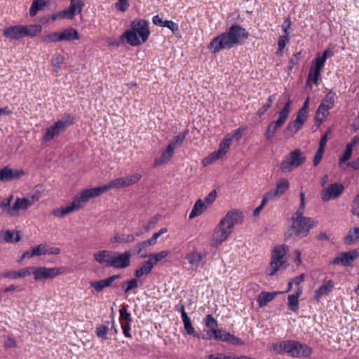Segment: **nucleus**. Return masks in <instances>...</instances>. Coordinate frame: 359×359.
Masks as SVG:
<instances>
[{
	"instance_id": "1",
	"label": "nucleus",
	"mask_w": 359,
	"mask_h": 359,
	"mask_svg": "<svg viewBox=\"0 0 359 359\" xmlns=\"http://www.w3.org/2000/svg\"><path fill=\"white\" fill-rule=\"evenodd\" d=\"M247 36L245 29L238 25H233L225 32L214 37L208 45L212 53L230 49L244 43Z\"/></svg>"
},
{
	"instance_id": "2",
	"label": "nucleus",
	"mask_w": 359,
	"mask_h": 359,
	"mask_svg": "<svg viewBox=\"0 0 359 359\" xmlns=\"http://www.w3.org/2000/svg\"><path fill=\"white\" fill-rule=\"evenodd\" d=\"M244 221L243 212L232 209L227 212L215 227L212 236L211 245L217 247L225 241L233 231L236 225L242 224Z\"/></svg>"
},
{
	"instance_id": "3",
	"label": "nucleus",
	"mask_w": 359,
	"mask_h": 359,
	"mask_svg": "<svg viewBox=\"0 0 359 359\" xmlns=\"http://www.w3.org/2000/svg\"><path fill=\"white\" fill-rule=\"evenodd\" d=\"M131 29H127L121 35V39H126L128 44L133 46H139L148 39L150 32L147 21L134 20L131 23Z\"/></svg>"
},
{
	"instance_id": "4",
	"label": "nucleus",
	"mask_w": 359,
	"mask_h": 359,
	"mask_svg": "<svg viewBox=\"0 0 359 359\" xmlns=\"http://www.w3.org/2000/svg\"><path fill=\"white\" fill-rule=\"evenodd\" d=\"M273 350L278 353H287L295 358L309 357L313 350L309 346L296 341H282L272 346Z\"/></svg>"
},
{
	"instance_id": "5",
	"label": "nucleus",
	"mask_w": 359,
	"mask_h": 359,
	"mask_svg": "<svg viewBox=\"0 0 359 359\" xmlns=\"http://www.w3.org/2000/svg\"><path fill=\"white\" fill-rule=\"evenodd\" d=\"M42 27L40 25H14L4 29V36L11 40H18L26 36H34L40 33Z\"/></svg>"
},
{
	"instance_id": "6",
	"label": "nucleus",
	"mask_w": 359,
	"mask_h": 359,
	"mask_svg": "<svg viewBox=\"0 0 359 359\" xmlns=\"http://www.w3.org/2000/svg\"><path fill=\"white\" fill-rule=\"evenodd\" d=\"M306 160L305 153L299 149H295L283 158L280 164V169L284 173L290 172L302 165Z\"/></svg>"
},
{
	"instance_id": "7",
	"label": "nucleus",
	"mask_w": 359,
	"mask_h": 359,
	"mask_svg": "<svg viewBox=\"0 0 359 359\" xmlns=\"http://www.w3.org/2000/svg\"><path fill=\"white\" fill-rule=\"evenodd\" d=\"M288 250V246L285 244L278 245L273 248L270 262V276L275 275L287 263Z\"/></svg>"
},
{
	"instance_id": "8",
	"label": "nucleus",
	"mask_w": 359,
	"mask_h": 359,
	"mask_svg": "<svg viewBox=\"0 0 359 359\" xmlns=\"http://www.w3.org/2000/svg\"><path fill=\"white\" fill-rule=\"evenodd\" d=\"M74 123V117L70 114H66L62 119L58 120L54 124L46 128V133L42 138L43 141L50 142Z\"/></svg>"
},
{
	"instance_id": "9",
	"label": "nucleus",
	"mask_w": 359,
	"mask_h": 359,
	"mask_svg": "<svg viewBox=\"0 0 359 359\" xmlns=\"http://www.w3.org/2000/svg\"><path fill=\"white\" fill-rule=\"evenodd\" d=\"M292 101L289 100L285 104L283 108L280 110L278 114V118L274 121H272L268 126L266 130L265 136L266 139H271L277 130L283 126L287 119L288 118L289 114L290 113Z\"/></svg>"
},
{
	"instance_id": "10",
	"label": "nucleus",
	"mask_w": 359,
	"mask_h": 359,
	"mask_svg": "<svg viewBox=\"0 0 359 359\" xmlns=\"http://www.w3.org/2000/svg\"><path fill=\"white\" fill-rule=\"evenodd\" d=\"M107 191L106 187H97L91 189H85L74 197L72 203L75 208L79 210L83 204L87 203L90 198L97 197Z\"/></svg>"
},
{
	"instance_id": "11",
	"label": "nucleus",
	"mask_w": 359,
	"mask_h": 359,
	"mask_svg": "<svg viewBox=\"0 0 359 359\" xmlns=\"http://www.w3.org/2000/svg\"><path fill=\"white\" fill-rule=\"evenodd\" d=\"M31 273L34 274L35 280L52 279L64 272L63 268H47L45 266L30 267Z\"/></svg>"
},
{
	"instance_id": "12",
	"label": "nucleus",
	"mask_w": 359,
	"mask_h": 359,
	"mask_svg": "<svg viewBox=\"0 0 359 359\" xmlns=\"http://www.w3.org/2000/svg\"><path fill=\"white\" fill-rule=\"evenodd\" d=\"M315 226L316 222L313 219H294L292 229L297 236L304 237Z\"/></svg>"
},
{
	"instance_id": "13",
	"label": "nucleus",
	"mask_w": 359,
	"mask_h": 359,
	"mask_svg": "<svg viewBox=\"0 0 359 359\" xmlns=\"http://www.w3.org/2000/svg\"><path fill=\"white\" fill-rule=\"evenodd\" d=\"M344 189V187L340 183H333L324 188L320 193L323 201H329L340 196Z\"/></svg>"
},
{
	"instance_id": "14",
	"label": "nucleus",
	"mask_w": 359,
	"mask_h": 359,
	"mask_svg": "<svg viewBox=\"0 0 359 359\" xmlns=\"http://www.w3.org/2000/svg\"><path fill=\"white\" fill-rule=\"evenodd\" d=\"M132 254L130 251H125L120 253L114 251L113 259L111 260V266L116 269H126L130 264V257Z\"/></svg>"
},
{
	"instance_id": "15",
	"label": "nucleus",
	"mask_w": 359,
	"mask_h": 359,
	"mask_svg": "<svg viewBox=\"0 0 359 359\" xmlns=\"http://www.w3.org/2000/svg\"><path fill=\"white\" fill-rule=\"evenodd\" d=\"M231 142V135L228 134L221 142L219 149L212 153L209 158H205L204 161L211 163L212 161L222 158L228 151Z\"/></svg>"
},
{
	"instance_id": "16",
	"label": "nucleus",
	"mask_w": 359,
	"mask_h": 359,
	"mask_svg": "<svg viewBox=\"0 0 359 359\" xmlns=\"http://www.w3.org/2000/svg\"><path fill=\"white\" fill-rule=\"evenodd\" d=\"M323 67L324 65L316 60L312 62L306 81V86H309L310 89L312 88V86L310 85V82L313 81L315 84H318L320 72Z\"/></svg>"
},
{
	"instance_id": "17",
	"label": "nucleus",
	"mask_w": 359,
	"mask_h": 359,
	"mask_svg": "<svg viewBox=\"0 0 359 359\" xmlns=\"http://www.w3.org/2000/svg\"><path fill=\"white\" fill-rule=\"evenodd\" d=\"M358 257V252L356 250H352L347 252H342L336 257L332 262L334 264H341L342 266H350L353 262Z\"/></svg>"
},
{
	"instance_id": "18",
	"label": "nucleus",
	"mask_w": 359,
	"mask_h": 359,
	"mask_svg": "<svg viewBox=\"0 0 359 359\" xmlns=\"http://www.w3.org/2000/svg\"><path fill=\"white\" fill-rule=\"evenodd\" d=\"M39 200V194H35L25 198H17L15 203L13 205V209H17V211L20 210H27Z\"/></svg>"
},
{
	"instance_id": "19",
	"label": "nucleus",
	"mask_w": 359,
	"mask_h": 359,
	"mask_svg": "<svg viewBox=\"0 0 359 359\" xmlns=\"http://www.w3.org/2000/svg\"><path fill=\"white\" fill-rule=\"evenodd\" d=\"M24 174L22 169L13 170L6 166L0 170V181L10 182L20 178Z\"/></svg>"
},
{
	"instance_id": "20",
	"label": "nucleus",
	"mask_w": 359,
	"mask_h": 359,
	"mask_svg": "<svg viewBox=\"0 0 359 359\" xmlns=\"http://www.w3.org/2000/svg\"><path fill=\"white\" fill-rule=\"evenodd\" d=\"M114 251L103 250H99L93 254L95 260L101 265L106 267L111 266V260Z\"/></svg>"
},
{
	"instance_id": "21",
	"label": "nucleus",
	"mask_w": 359,
	"mask_h": 359,
	"mask_svg": "<svg viewBox=\"0 0 359 359\" xmlns=\"http://www.w3.org/2000/svg\"><path fill=\"white\" fill-rule=\"evenodd\" d=\"M214 339L230 343L231 344H240L241 341L239 338L222 329L213 330Z\"/></svg>"
},
{
	"instance_id": "22",
	"label": "nucleus",
	"mask_w": 359,
	"mask_h": 359,
	"mask_svg": "<svg viewBox=\"0 0 359 359\" xmlns=\"http://www.w3.org/2000/svg\"><path fill=\"white\" fill-rule=\"evenodd\" d=\"M289 185L290 183L285 178H280L276 182V189L271 190L266 195L270 199L273 197L280 196L287 190Z\"/></svg>"
},
{
	"instance_id": "23",
	"label": "nucleus",
	"mask_w": 359,
	"mask_h": 359,
	"mask_svg": "<svg viewBox=\"0 0 359 359\" xmlns=\"http://www.w3.org/2000/svg\"><path fill=\"white\" fill-rule=\"evenodd\" d=\"M85 5L83 0H71L69 8L63 10V13H67L68 19H73L76 14L81 12Z\"/></svg>"
},
{
	"instance_id": "24",
	"label": "nucleus",
	"mask_w": 359,
	"mask_h": 359,
	"mask_svg": "<svg viewBox=\"0 0 359 359\" xmlns=\"http://www.w3.org/2000/svg\"><path fill=\"white\" fill-rule=\"evenodd\" d=\"M334 287V284L332 280H327L323 283L319 288L316 290L314 294V299L316 301H320L323 297L327 296L332 292Z\"/></svg>"
},
{
	"instance_id": "25",
	"label": "nucleus",
	"mask_w": 359,
	"mask_h": 359,
	"mask_svg": "<svg viewBox=\"0 0 359 359\" xmlns=\"http://www.w3.org/2000/svg\"><path fill=\"white\" fill-rule=\"evenodd\" d=\"M174 150H172L170 146H167L166 149L162 151V154L159 158H156L154 161V166L157 167L168 163L172 157Z\"/></svg>"
},
{
	"instance_id": "26",
	"label": "nucleus",
	"mask_w": 359,
	"mask_h": 359,
	"mask_svg": "<svg viewBox=\"0 0 359 359\" xmlns=\"http://www.w3.org/2000/svg\"><path fill=\"white\" fill-rule=\"evenodd\" d=\"M280 292H262L257 298L259 307L262 308L266 305L267 303L272 301Z\"/></svg>"
},
{
	"instance_id": "27",
	"label": "nucleus",
	"mask_w": 359,
	"mask_h": 359,
	"mask_svg": "<svg viewBox=\"0 0 359 359\" xmlns=\"http://www.w3.org/2000/svg\"><path fill=\"white\" fill-rule=\"evenodd\" d=\"M337 99V94L333 90H330L321 100L320 105L330 110L334 105Z\"/></svg>"
},
{
	"instance_id": "28",
	"label": "nucleus",
	"mask_w": 359,
	"mask_h": 359,
	"mask_svg": "<svg viewBox=\"0 0 359 359\" xmlns=\"http://www.w3.org/2000/svg\"><path fill=\"white\" fill-rule=\"evenodd\" d=\"M154 266V263H153V262L149 259L147 261H145L142 263V266L135 271V276L136 278H140L143 275L149 274L151 271Z\"/></svg>"
},
{
	"instance_id": "29",
	"label": "nucleus",
	"mask_w": 359,
	"mask_h": 359,
	"mask_svg": "<svg viewBox=\"0 0 359 359\" xmlns=\"http://www.w3.org/2000/svg\"><path fill=\"white\" fill-rule=\"evenodd\" d=\"M302 290L298 288L297 291L292 294H290L287 297L288 308L290 310L296 312L299 309V297L302 294Z\"/></svg>"
},
{
	"instance_id": "30",
	"label": "nucleus",
	"mask_w": 359,
	"mask_h": 359,
	"mask_svg": "<svg viewBox=\"0 0 359 359\" xmlns=\"http://www.w3.org/2000/svg\"><path fill=\"white\" fill-rule=\"evenodd\" d=\"M207 208L208 205L202 199L197 200L189 214V219H193L195 217L201 215Z\"/></svg>"
},
{
	"instance_id": "31",
	"label": "nucleus",
	"mask_w": 359,
	"mask_h": 359,
	"mask_svg": "<svg viewBox=\"0 0 359 359\" xmlns=\"http://www.w3.org/2000/svg\"><path fill=\"white\" fill-rule=\"evenodd\" d=\"M61 41L78 40L80 36L78 32L74 28H68L60 33Z\"/></svg>"
},
{
	"instance_id": "32",
	"label": "nucleus",
	"mask_w": 359,
	"mask_h": 359,
	"mask_svg": "<svg viewBox=\"0 0 359 359\" xmlns=\"http://www.w3.org/2000/svg\"><path fill=\"white\" fill-rule=\"evenodd\" d=\"M3 238L8 243H17L21 240L20 231L14 232L11 230H6L4 232Z\"/></svg>"
},
{
	"instance_id": "33",
	"label": "nucleus",
	"mask_w": 359,
	"mask_h": 359,
	"mask_svg": "<svg viewBox=\"0 0 359 359\" xmlns=\"http://www.w3.org/2000/svg\"><path fill=\"white\" fill-rule=\"evenodd\" d=\"M188 133L189 130H185L182 133H180L178 135L174 137L172 140L168 144V146H170L172 150H174L175 148L180 147L182 144Z\"/></svg>"
},
{
	"instance_id": "34",
	"label": "nucleus",
	"mask_w": 359,
	"mask_h": 359,
	"mask_svg": "<svg viewBox=\"0 0 359 359\" xmlns=\"http://www.w3.org/2000/svg\"><path fill=\"white\" fill-rule=\"evenodd\" d=\"M74 210H76V209L72 203L70 205L66 207L55 209L53 211V215L57 217H63L65 215L74 212Z\"/></svg>"
},
{
	"instance_id": "35",
	"label": "nucleus",
	"mask_w": 359,
	"mask_h": 359,
	"mask_svg": "<svg viewBox=\"0 0 359 359\" xmlns=\"http://www.w3.org/2000/svg\"><path fill=\"white\" fill-rule=\"evenodd\" d=\"M185 259L189 262L190 264L198 266L203 259V256L200 252L193 251L188 253L186 255Z\"/></svg>"
},
{
	"instance_id": "36",
	"label": "nucleus",
	"mask_w": 359,
	"mask_h": 359,
	"mask_svg": "<svg viewBox=\"0 0 359 359\" xmlns=\"http://www.w3.org/2000/svg\"><path fill=\"white\" fill-rule=\"evenodd\" d=\"M329 111L327 109L324 108L323 105H319L316 112V122L320 124L325 121L330 114Z\"/></svg>"
},
{
	"instance_id": "37",
	"label": "nucleus",
	"mask_w": 359,
	"mask_h": 359,
	"mask_svg": "<svg viewBox=\"0 0 359 359\" xmlns=\"http://www.w3.org/2000/svg\"><path fill=\"white\" fill-rule=\"evenodd\" d=\"M29 274H31L30 268H27L19 271H7L3 274V276L5 278H18L25 277Z\"/></svg>"
},
{
	"instance_id": "38",
	"label": "nucleus",
	"mask_w": 359,
	"mask_h": 359,
	"mask_svg": "<svg viewBox=\"0 0 359 359\" xmlns=\"http://www.w3.org/2000/svg\"><path fill=\"white\" fill-rule=\"evenodd\" d=\"M305 194L304 192L300 193V205L299 208L295 212V217H292V220L294 221V219H311L310 217H304V208H305Z\"/></svg>"
},
{
	"instance_id": "39",
	"label": "nucleus",
	"mask_w": 359,
	"mask_h": 359,
	"mask_svg": "<svg viewBox=\"0 0 359 359\" xmlns=\"http://www.w3.org/2000/svg\"><path fill=\"white\" fill-rule=\"evenodd\" d=\"M353 148L346 144L342 155L339 158V166L342 168L343 165L347 162L352 156Z\"/></svg>"
},
{
	"instance_id": "40",
	"label": "nucleus",
	"mask_w": 359,
	"mask_h": 359,
	"mask_svg": "<svg viewBox=\"0 0 359 359\" xmlns=\"http://www.w3.org/2000/svg\"><path fill=\"white\" fill-rule=\"evenodd\" d=\"M160 215H156L149 221L147 224L143 226V227L140 230V231L135 233V236H140L144 232H148L151 228H154L156 226V223L160 219Z\"/></svg>"
},
{
	"instance_id": "41",
	"label": "nucleus",
	"mask_w": 359,
	"mask_h": 359,
	"mask_svg": "<svg viewBox=\"0 0 359 359\" xmlns=\"http://www.w3.org/2000/svg\"><path fill=\"white\" fill-rule=\"evenodd\" d=\"M359 239V227H354L344 238L346 245H351Z\"/></svg>"
},
{
	"instance_id": "42",
	"label": "nucleus",
	"mask_w": 359,
	"mask_h": 359,
	"mask_svg": "<svg viewBox=\"0 0 359 359\" xmlns=\"http://www.w3.org/2000/svg\"><path fill=\"white\" fill-rule=\"evenodd\" d=\"M102 187H106L107 191L111 188H123L128 187L126 183V177H120L111 181L108 184L101 186Z\"/></svg>"
},
{
	"instance_id": "43",
	"label": "nucleus",
	"mask_w": 359,
	"mask_h": 359,
	"mask_svg": "<svg viewBox=\"0 0 359 359\" xmlns=\"http://www.w3.org/2000/svg\"><path fill=\"white\" fill-rule=\"evenodd\" d=\"M183 323H184V327L186 330L187 333L189 335L194 336L196 334V331L194 330V327L192 325L191 321L190 318L188 316L187 313H183V316L182 318Z\"/></svg>"
},
{
	"instance_id": "44",
	"label": "nucleus",
	"mask_w": 359,
	"mask_h": 359,
	"mask_svg": "<svg viewBox=\"0 0 359 359\" xmlns=\"http://www.w3.org/2000/svg\"><path fill=\"white\" fill-rule=\"evenodd\" d=\"M137 236L134 234H121L116 235L114 238V242L118 243H130L135 241Z\"/></svg>"
},
{
	"instance_id": "45",
	"label": "nucleus",
	"mask_w": 359,
	"mask_h": 359,
	"mask_svg": "<svg viewBox=\"0 0 359 359\" xmlns=\"http://www.w3.org/2000/svg\"><path fill=\"white\" fill-rule=\"evenodd\" d=\"M303 125V123L295 119L287 125L285 132L290 135H293L302 128Z\"/></svg>"
},
{
	"instance_id": "46",
	"label": "nucleus",
	"mask_w": 359,
	"mask_h": 359,
	"mask_svg": "<svg viewBox=\"0 0 359 359\" xmlns=\"http://www.w3.org/2000/svg\"><path fill=\"white\" fill-rule=\"evenodd\" d=\"M46 6L44 0H33L29 9V15L34 16L39 11L41 10Z\"/></svg>"
},
{
	"instance_id": "47",
	"label": "nucleus",
	"mask_w": 359,
	"mask_h": 359,
	"mask_svg": "<svg viewBox=\"0 0 359 359\" xmlns=\"http://www.w3.org/2000/svg\"><path fill=\"white\" fill-rule=\"evenodd\" d=\"M205 326L210 329L212 330V332H213V330H216V327L218 325L217 321L212 317V315L208 314L206 316L205 320Z\"/></svg>"
},
{
	"instance_id": "48",
	"label": "nucleus",
	"mask_w": 359,
	"mask_h": 359,
	"mask_svg": "<svg viewBox=\"0 0 359 359\" xmlns=\"http://www.w3.org/2000/svg\"><path fill=\"white\" fill-rule=\"evenodd\" d=\"M169 252L166 250L161 251L158 253L151 254L149 255V259L156 264L157 262L161 261L168 255Z\"/></svg>"
},
{
	"instance_id": "49",
	"label": "nucleus",
	"mask_w": 359,
	"mask_h": 359,
	"mask_svg": "<svg viewBox=\"0 0 359 359\" xmlns=\"http://www.w3.org/2000/svg\"><path fill=\"white\" fill-rule=\"evenodd\" d=\"M290 39L288 36V34L286 33V34H284L283 36H280L278 39V54H281L284 48L285 47L286 43L289 41Z\"/></svg>"
},
{
	"instance_id": "50",
	"label": "nucleus",
	"mask_w": 359,
	"mask_h": 359,
	"mask_svg": "<svg viewBox=\"0 0 359 359\" xmlns=\"http://www.w3.org/2000/svg\"><path fill=\"white\" fill-rule=\"evenodd\" d=\"M333 55V50H332V48H327L321 55H318L316 57V60L319 62L320 63L323 64V65H325V62L326 61V60L332 56Z\"/></svg>"
},
{
	"instance_id": "51",
	"label": "nucleus",
	"mask_w": 359,
	"mask_h": 359,
	"mask_svg": "<svg viewBox=\"0 0 359 359\" xmlns=\"http://www.w3.org/2000/svg\"><path fill=\"white\" fill-rule=\"evenodd\" d=\"M42 41L45 43H53L61 41L60 35L58 32H53L42 38Z\"/></svg>"
},
{
	"instance_id": "52",
	"label": "nucleus",
	"mask_w": 359,
	"mask_h": 359,
	"mask_svg": "<svg viewBox=\"0 0 359 359\" xmlns=\"http://www.w3.org/2000/svg\"><path fill=\"white\" fill-rule=\"evenodd\" d=\"M65 58L62 55H58L52 59V65L55 72H58L60 69L61 65L64 62Z\"/></svg>"
},
{
	"instance_id": "53",
	"label": "nucleus",
	"mask_w": 359,
	"mask_h": 359,
	"mask_svg": "<svg viewBox=\"0 0 359 359\" xmlns=\"http://www.w3.org/2000/svg\"><path fill=\"white\" fill-rule=\"evenodd\" d=\"M120 322H123L126 320V323H130L132 321V317L130 313L127 311L126 306H123L120 310Z\"/></svg>"
},
{
	"instance_id": "54",
	"label": "nucleus",
	"mask_w": 359,
	"mask_h": 359,
	"mask_svg": "<svg viewBox=\"0 0 359 359\" xmlns=\"http://www.w3.org/2000/svg\"><path fill=\"white\" fill-rule=\"evenodd\" d=\"M47 252V245L46 244H40L32 248V255L35 256L46 255Z\"/></svg>"
},
{
	"instance_id": "55",
	"label": "nucleus",
	"mask_w": 359,
	"mask_h": 359,
	"mask_svg": "<svg viewBox=\"0 0 359 359\" xmlns=\"http://www.w3.org/2000/svg\"><path fill=\"white\" fill-rule=\"evenodd\" d=\"M129 6V0H118V1L115 4V8L121 12L126 11Z\"/></svg>"
},
{
	"instance_id": "56",
	"label": "nucleus",
	"mask_w": 359,
	"mask_h": 359,
	"mask_svg": "<svg viewBox=\"0 0 359 359\" xmlns=\"http://www.w3.org/2000/svg\"><path fill=\"white\" fill-rule=\"evenodd\" d=\"M108 327L106 325H100L96 329V334L98 337L103 339H107Z\"/></svg>"
},
{
	"instance_id": "57",
	"label": "nucleus",
	"mask_w": 359,
	"mask_h": 359,
	"mask_svg": "<svg viewBox=\"0 0 359 359\" xmlns=\"http://www.w3.org/2000/svg\"><path fill=\"white\" fill-rule=\"evenodd\" d=\"M0 208H2L3 210L6 211L11 216H14L15 215V212L17 211V209H13V206L11 207V205L8 204L5 200H3L0 203Z\"/></svg>"
},
{
	"instance_id": "58",
	"label": "nucleus",
	"mask_w": 359,
	"mask_h": 359,
	"mask_svg": "<svg viewBox=\"0 0 359 359\" xmlns=\"http://www.w3.org/2000/svg\"><path fill=\"white\" fill-rule=\"evenodd\" d=\"M126 183L128 187L137 183L142 177L139 173H135L132 175L126 176Z\"/></svg>"
},
{
	"instance_id": "59",
	"label": "nucleus",
	"mask_w": 359,
	"mask_h": 359,
	"mask_svg": "<svg viewBox=\"0 0 359 359\" xmlns=\"http://www.w3.org/2000/svg\"><path fill=\"white\" fill-rule=\"evenodd\" d=\"M194 337H198V338H202L203 339L210 340L212 338L214 339V334L212 333V330H210L208 331L204 330L201 333L196 332V334L194 335Z\"/></svg>"
},
{
	"instance_id": "60",
	"label": "nucleus",
	"mask_w": 359,
	"mask_h": 359,
	"mask_svg": "<svg viewBox=\"0 0 359 359\" xmlns=\"http://www.w3.org/2000/svg\"><path fill=\"white\" fill-rule=\"evenodd\" d=\"M127 288L125 290V293L129 292L130 290L138 287V280L136 278H133L126 281Z\"/></svg>"
},
{
	"instance_id": "61",
	"label": "nucleus",
	"mask_w": 359,
	"mask_h": 359,
	"mask_svg": "<svg viewBox=\"0 0 359 359\" xmlns=\"http://www.w3.org/2000/svg\"><path fill=\"white\" fill-rule=\"evenodd\" d=\"M163 27L169 28L174 34L179 30L178 25L172 20H165Z\"/></svg>"
},
{
	"instance_id": "62",
	"label": "nucleus",
	"mask_w": 359,
	"mask_h": 359,
	"mask_svg": "<svg viewBox=\"0 0 359 359\" xmlns=\"http://www.w3.org/2000/svg\"><path fill=\"white\" fill-rule=\"evenodd\" d=\"M308 114L309 112L299 109V111L297 112V117L295 119L301 122L302 123L304 124L305 121L308 118Z\"/></svg>"
},
{
	"instance_id": "63",
	"label": "nucleus",
	"mask_w": 359,
	"mask_h": 359,
	"mask_svg": "<svg viewBox=\"0 0 359 359\" xmlns=\"http://www.w3.org/2000/svg\"><path fill=\"white\" fill-rule=\"evenodd\" d=\"M90 285L97 292L102 291L104 288L102 280L90 282Z\"/></svg>"
},
{
	"instance_id": "64",
	"label": "nucleus",
	"mask_w": 359,
	"mask_h": 359,
	"mask_svg": "<svg viewBox=\"0 0 359 359\" xmlns=\"http://www.w3.org/2000/svg\"><path fill=\"white\" fill-rule=\"evenodd\" d=\"M352 213L359 217V195L355 197L353 201Z\"/></svg>"
}]
</instances>
